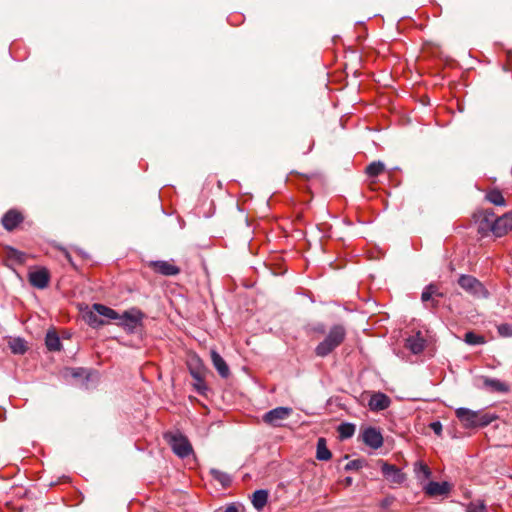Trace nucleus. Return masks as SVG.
<instances>
[{
    "instance_id": "nucleus-23",
    "label": "nucleus",
    "mask_w": 512,
    "mask_h": 512,
    "mask_svg": "<svg viewBox=\"0 0 512 512\" xmlns=\"http://www.w3.org/2000/svg\"><path fill=\"white\" fill-rule=\"evenodd\" d=\"M93 309L97 312V314H99L100 316H104L108 319L118 320L119 318L118 312L103 304H94Z\"/></svg>"
},
{
    "instance_id": "nucleus-7",
    "label": "nucleus",
    "mask_w": 512,
    "mask_h": 512,
    "mask_svg": "<svg viewBox=\"0 0 512 512\" xmlns=\"http://www.w3.org/2000/svg\"><path fill=\"white\" fill-rule=\"evenodd\" d=\"M293 413L290 407H276L267 411L262 416V421L271 427H282L283 422L287 420Z\"/></svg>"
},
{
    "instance_id": "nucleus-24",
    "label": "nucleus",
    "mask_w": 512,
    "mask_h": 512,
    "mask_svg": "<svg viewBox=\"0 0 512 512\" xmlns=\"http://www.w3.org/2000/svg\"><path fill=\"white\" fill-rule=\"evenodd\" d=\"M6 254L8 260L17 264H24L28 257L26 253L11 247L7 249Z\"/></svg>"
},
{
    "instance_id": "nucleus-37",
    "label": "nucleus",
    "mask_w": 512,
    "mask_h": 512,
    "mask_svg": "<svg viewBox=\"0 0 512 512\" xmlns=\"http://www.w3.org/2000/svg\"><path fill=\"white\" fill-rule=\"evenodd\" d=\"M190 374L196 381H200L203 379L202 374L195 369H190Z\"/></svg>"
},
{
    "instance_id": "nucleus-14",
    "label": "nucleus",
    "mask_w": 512,
    "mask_h": 512,
    "mask_svg": "<svg viewBox=\"0 0 512 512\" xmlns=\"http://www.w3.org/2000/svg\"><path fill=\"white\" fill-rule=\"evenodd\" d=\"M24 217L21 212L16 209H10L2 217V225L7 231L14 230L21 222Z\"/></svg>"
},
{
    "instance_id": "nucleus-35",
    "label": "nucleus",
    "mask_w": 512,
    "mask_h": 512,
    "mask_svg": "<svg viewBox=\"0 0 512 512\" xmlns=\"http://www.w3.org/2000/svg\"><path fill=\"white\" fill-rule=\"evenodd\" d=\"M430 428L436 435L440 436L442 434V424L439 421L432 422Z\"/></svg>"
},
{
    "instance_id": "nucleus-38",
    "label": "nucleus",
    "mask_w": 512,
    "mask_h": 512,
    "mask_svg": "<svg viewBox=\"0 0 512 512\" xmlns=\"http://www.w3.org/2000/svg\"><path fill=\"white\" fill-rule=\"evenodd\" d=\"M62 252L65 256V258L71 263L72 262V258H71V255L69 254V252L65 249H62Z\"/></svg>"
},
{
    "instance_id": "nucleus-1",
    "label": "nucleus",
    "mask_w": 512,
    "mask_h": 512,
    "mask_svg": "<svg viewBox=\"0 0 512 512\" xmlns=\"http://www.w3.org/2000/svg\"><path fill=\"white\" fill-rule=\"evenodd\" d=\"M346 335V328L342 324L331 326L325 338L316 346L315 354L322 358L328 356L344 342Z\"/></svg>"
},
{
    "instance_id": "nucleus-8",
    "label": "nucleus",
    "mask_w": 512,
    "mask_h": 512,
    "mask_svg": "<svg viewBox=\"0 0 512 512\" xmlns=\"http://www.w3.org/2000/svg\"><path fill=\"white\" fill-rule=\"evenodd\" d=\"M381 472L383 476L392 484L401 485L406 480V475L393 464H389L383 460H380Z\"/></svg>"
},
{
    "instance_id": "nucleus-20",
    "label": "nucleus",
    "mask_w": 512,
    "mask_h": 512,
    "mask_svg": "<svg viewBox=\"0 0 512 512\" xmlns=\"http://www.w3.org/2000/svg\"><path fill=\"white\" fill-rule=\"evenodd\" d=\"M268 491L267 490H256L252 495V504L257 511H262L266 506L268 501Z\"/></svg>"
},
{
    "instance_id": "nucleus-3",
    "label": "nucleus",
    "mask_w": 512,
    "mask_h": 512,
    "mask_svg": "<svg viewBox=\"0 0 512 512\" xmlns=\"http://www.w3.org/2000/svg\"><path fill=\"white\" fill-rule=\"evenodd\" d=\"M483 224L489 227L494 236L502 237L512 230V211L494 219V213L486 210L481 228H483Z\"/></svg>"
},
{
    "instance_id": "nucleus-31",
    "label": "nucleus",
    "mask_w": 512,
    "mask_h": 512,
    "mask_svg": "<svg viewBox=\"0 0 512 512\" xmlns=\"http://www.w3.org/2000/svg\"><path fill=\"white\" fill-rule=\"evenodd\" d=\"M338 432L341 436V438H350L353 436L355 432V427L353 424H341L338 428Z\"/></svg>"
},
{
    "instance_id": "nucleus-11",
    "label": "nucleus",
    "mask_w": 512,
    "mask_h": 512,
    "mask_svg": "<svg viewBox=\"0 0 512 512\" xmlns=\"http://www.w3.org/2000/svg\"><path fill=\"white\" fill-rule=\"evenodd\" d=\"M443 296L444 294L439 290L437 285L429 284L424 288L421 294V300L427 307L435 308L438 306V300H436V298Z\"/></svg>"
},
{
    "instance_id": "nucleus-4",
    "label": "nucleus",
    "mask_w": 512,
    "mask_h": 512,
    "mask_svg": "<svg viewBox=\"0 0 512 512\" xmlns=\"http://www.w3.org/2000/svg\"><path fill=\"white\" fill-rule=\"evenodd\" d=\"M145 314L138 308H131L123 314H119L118 325L128 334H134L143 328Z\"/></svg>"
},
{
    "instance_id": "nucleus-39",
    "label": "nucleus",
    "mask_w": 512,
    "mask_h": 512,
    "mask_svg": "<svg viewBox=\"0 0 512 512\" xmlns=\"http://www.w3.org/2000/svg\"><path fill=\"white\" fill-rule=\"evenodd\" d=\"M314 330H315L316 332H319V333H324V331H325V327H324V325L320 324V325H318L317 327H315V329H314Z\"/></svg>"
},
{
    "instance_id": "nucleus-2",
    "label": "nucleus",
    "mask_w": 512,
    "mask_h": 512,
    "mask_svg": "<svg viewBox=\"0 0 512 512\" xmlns=\"http://www.w3.org/2000/svg\"><path fill=\"white\" fill-rule=\"evenodd\" d=\"M455 414L462 426L466 429L485 427L495 419L494 416L488 413L473 411L464 407L456 409Z\"/></svg>"
},
{
    "instance_id": "nucleus-36",
    "label": "nucleus",
    "mask_w": 512,
    "mask_h": 512,
    "mask_svg": "<svg viewBox=\"0 0 512 512\" xmlns=\"http://www.w3.org/2000/svg\"><path fill=\"white\" fill-rule=\"evenodd\" d=\"M360 464H361V462L359 460H353L346 465L345 469L346 470L358 469L361 466Z\"/></svg>"
},
{
    "instance_id": "nucleus-25",
    "label": "nucleus",
    "mask_w": 512,
    "mask_h": 512,
    "mask_svg": "<svg viewBox=\"0 0 512 512\" xmlns=\"http://www.w3.org/2000/svg\"><path fill=\"white\" fill-rule=\"evenodd\" d=\"M45 344L50 351H59L61 349L60 338L54 332L47 333Z\"/></svg>"
},
{
    "instance_id": "nucleus-13",
    "label": "nucleus",
    "mask_w": 512,
    "mask_h": 512,
    "mask_svg": "<svg viewBox=\"0 0 512 512\" xmlns=\"http://www.w3.org/2000/svg\"><path fill=\"white\" fill-rule=\"evenodd\" d=\"M149 266L156 272L164 276H175L180 273V269L172 262L159 260L150 262Z\"/></svg>"
},
{
    "instance_id": "nucleus-9",
    "label": "nucleus",
    "mask_w": 512,
    "mask_h": 512,
    "mask_svg": "<svg viewBox=\"0 0 512 512\" xmlns=\"http://www.w3.org/2000/svg\"><path fill=\"white\" fill-rule=\"evenodd\" d=\"M50 278V272L45 267L37 268L34 271H30L28 274V281L30 285L37 289L47 288L50 282Z\"/></svg>"
},
{
    "instance_id": "nucleus-26",
    "label": "nucleus",
    "mask_w": 512,
    "mask_h": 512,
    "mask_svg": "<svg viewBox=\"0 0 512 512\" xmlns=\"http://www.w3.org/2000/svg\"><path fill=\"white\" fill-rule=\"evenodd\" d=\"M9 347L14 354L22 355L27 350L26 342L22 338H13L9 341Z\"/></svg>"
},
{
    "instance_id": "nucleus-41",
    "label": "nucleus",
    "mask_w": 512,
    "mask_h": 512,
    "mask_svg": "<svg viewBox=\"0 0 512 512\" xmlns=\"http://www.w3.org/2000/svg\"><path fill=\"white\" fill-rule=\"evenodd\" d=\"M224 512H238V509L235 506H229L226 508Z\"/></svg>"
},
{
    "instance_id": "nucleus-27",
    "label": "nucleus",
    "mask_w": 512,
    "mask_h": 512,
    "mask_svg": "<svg viewBox=\"0 0 512 512\" xmlns=\"http://www.w3.org/2000/svg\"><path fill=\"white\" fill-rule=\"evenodd\" d=\"M85 321L93 328L104 325V321L100 318V315L92 308L91 311L84 314Z\"/></svg>"
},
{
    "instance_id": "nucleus-10",
    "label": "nucleus",
    "mask_w": 512,
    "mask_h": 512,
    "mask_svg": "<svg viewBox=\"0 0 512 512\" xmlns=\"http://www.w3.org/2000/svg\"><path fill=\"white\" fill-rule=\"evenodd\" d=\"M363 442L372 449H378L383 445V436L375 427H367L362 432Z\"/></svg>"
},
{
    "instance_id": "nucleus-6",
    "label": "nucleus",
    "mask_w": 512,
    "mask_h": 512,
    "mask_svg": "<svg viewBox=\"0 0 512 512\" xmlns=\"http://www.w3.org/2000/svg\"><path fill=\"white\" fill-rule=\"evenodd\" d=\"M165 438L173 452L180 458L188 457L192 453V446L189 440L181 433L166 434Z\"/></svg>"
},
{
    "instance_id": "nucleus-16",
    "label": "nucleus",
    "mask_w": 512,
    "mask_h": 512,
    "mask_svg": "<svg viewBox=\"0 0 512 512\" xmlns=\"http://www.w3.org/2000/svg\"><path fill=\"white\" fill-rule=\"evenodd\" d=\"M210 356L212 364L219 375L222 378H227L230 375V369L223 357L216 350H211Z\"/></svg>"
},
{
    "instance_id": "nucleus-34",
    "label": "nucleus",
    "mask_w": 512,
    "mask_h": 512,
    "mask_svg": "<svg viewBox=\"0 0 512 512\" xmlns=\"http://www.w3.org/2000/svg\"><path fill=\"white\" fill-rule=\"evenodd\" d=\"M194 388L199 394L204 395L207 390V386L204 382V379L196 381V383L194 384Z\"/></svg>"
},
{
    "instance_id": "nucleus-32",
    "label": "nucleus",
    "mask_w": 512,
    "mask_h": 512,
    "mask_svg": "<svg viewBox=\"0 0 512 512\" xmlns=\"http://www.w3.org/2000/svg\"><path fill=\"white\" fill-rule=\"evenodd\" d=\"M467 512H487L486 505L481 500L470 502L467 506Z\"/></svg>"
},
{
    "instance_id": "nucleus-40",
    "label": "nucleus",
    "mask_w": 512,
    "mask_h": 512,
    "mask_svg": "<svg viewBox=\"0 0 512 512\" xmlns=\"http://www.w3.org/2000/svg\"><path fill=\"white\" fill-rule=\"evenodd\" d=\"M344 483H345V485H346V486H350V485H352V483H353V479H352V477H346V478L344 479Z\"/></svg>"
},
{
    "instance_id": "nucleus-12",
    "label": "nucleus",
    "mask_w": 512,
    "mask_h": 512,
    "mask_svg": "<svg viewBox=\"0 0 512 512\" xmlns=\"http://www.w3.org/2000/svg\"><path fill=\"white\" fill-rule=\"evenodd\" d=\"M425 494L431 497L447 495L451 490V485L448 482H435L430 481L423 485Z\"/></svg>"
},
{
    "instance_id": "nucleus-22",
    "label": "nucleus",
    "mask_w": 512,
    "mask_h": 512,
    "mask_svg": "<svg viewBox=\"0 0 512 512\" xmlns=\"http://www.w3.org/2000/svg\"><path fill=\"white\" fill-rule=\"evenodd\" d=\"M332 457L330 450L327 448L326 440L319 438L317 441L316 458L320 461H328Z\"/></svg>"
},
{
    "instance_id": "nucleus-33",
    "label": "nucleus",
    "mask_w": 512,
    "mask_h": 512,
    "mask_svg": "<svg viewBox=\"0 0 512 512\" xmlns=\"http://www.w3.org/2000/svg\"><path fill=\"white\" fill-rule=\"evenodd\" d=\"M498 333L503 337H512V324H501L497 327Z\"/></svg>"
},
{
    "instance_id": "nucleus-17",
    "label": "nucleus",
    "mask_w": 512,
    "mask_h": 512,
    "mask_svg": "<svg viewBox=\"0 0 512 512\" xmlns=\"http://www.w3.org/2000/svg\"><path fill=\"white\" fill-rule=\"evenodd\" d=\"M405 346L413 354H419V353H421L424 350L425 340L421 336V333L417 332L415 335L410 336L409 338H407Z\"/></svg>"
},
{
    "instance_id": "nucleus-21",
    "label": "nucleus",
    "mask_w": 512,
    "mask_h": 512,
    "mask_svg": "<svg viewBox=\"0 0 512 512\" xmlns=\"http://www.w3.org/2000/svg\"><path fill=\"white\" fill-rule=\"evenodd\" d=\"M485 198L495 206L505 207L507 205L506 199L499 189H492L488 191Z\"/></svg>"
},
{
    "instance_id": "nucleus-15",
    "label": "nucleus",
    "mask_w": 512,
    "mask_h": 512,
    "mask_svg": "<svg viewBox=\"0 0 512 512\" xmlns=\"http://www.w3.org/2000/svg\"><path fill=\"white\" fill-rule=\"evenodd\" d=\"M390 403L391 400L386 394L377 392L370 397L368 406L371 411L378 412L387 409Z\"/></svg>"
},
{
    "instance_id": "nucleus-18",
    "label": "nucleus",
    "mask_w": 512,
    "mask_h": 512,
    "mask_svg": "<svg viewBox=\"0 0 512 512\" xmlns=\"http://www.w3.org/2000/svg\"><path fill=\"white\" fill-rule=\"evenodd\" d=\"M483 384L487 389L493 392L506 393L509 390L506 383L494 378L485 377L483 379Z\"/></svg>"
},
{
    "instance_id": "nucleus-19",
    "label": "nucleus",
    "mask_w": 512,
    "mask_h": 512,
    "mask_svg": "<svg viewBox=\"0 0 512 512\" xmlns=\"http://www.w3.org/2000/svg\"><path fill=\"white\" fill-rule=\"evenodd\" d=\"M414 473L417 480L424 484L431 477V470L427 464L418 461L414 464Z\"/></svg>"
},
{
    "instance_id": "nucleus-5",
    "label": "nucleus",
    "mask_w": 512,
    "mask_h": 512,
    "mask_svg": "<svg viewBox=\"0 0 512 512\" xmlns=\"http://www.w3.org/2000/svg\"><path fill=\"white\" fill-rule=\"evenodd\" d=\"M459 286L476 298H488L489 292L485 286L474 276L461 275L458 279Z\"/></svg>"
},
{
    "instance_id": "nucleus-30",
    "label": "nucleus",
    "mask_w": 512,
    "mask_h": 512,
    "mask_svg": "<svg viewBox=\"0 0 512 512\" xmlns=\"http://www.w3.org/2000/svg\"><path fill=\"white\" fill-rule=\"evenodd\" d=\"M464 341L469 345H480L485 343V338L470 331L465 334Z\"/></svg>"
},
{
    "instance_id": "nucleus-28",
    "label": "nucleus",
    "mask_w": 512,
    "mask_h": 512,
    "mask_svg": "<svg viewBox=\"0 0 512 512\" xmlns=\"http://www.w3.org/2000/svg\"><path fill=\"white\" fill-rule=\"evenodd\" d=\"M385 169V165L381 161L370 163L366 168V173L369 177H377Z\"/></svg>"
},
{
    "instance_id": "nucleus-29",
    "label": "nucleus",
    "mask_w": 512,
    "mask_h": 512,
    "mask_svg": "<svg viewBox=\"0 0 512 512\" xmlns=\"http://www.w3.org/2000/svg\"><path fill=\"white\" fill-rule=\"evenodd\" d=\"M211 474L215 480H217L223 487H227L231 483V477L222 471L212 469Z\"/></svg>"
}]
</instances>
